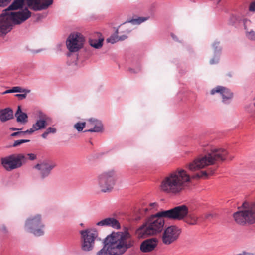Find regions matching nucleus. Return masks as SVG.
<instances>
[{
	"mask_svg": "<svg viewBox=\"0 0 255 255\" xmlns=\"http://www.w3.org/2000/svg\"><path fill=\"white\" fill-rule=\"evenodd\" d=\"M9 129L11 131H16V130H21V129H18V128H14V127H11V128H9Z\"/></svg>",
	"mask_w": 255,
	"mask_h": 255,
	"instance_id": "44",
	"label": "nucleus"
},
{
	"mask_svg": "<svg viewBox=\"0 0 255 255\" xmlns=\"http://www.w3.org/2000/svg\"><path fill=\"white\" fill-rule=\"evenodd\" d=\"M127 32L128 33L130 32V30H127Z\"/></svg>",
	"mask_w": 255,
	"mask_h": 255,
	"instance_id": "50",
	"label": "nucleus"
},
{
	"mask_svg": "<svg viewBox=\"0 0 255 255\" xmlns=\"http://www.w3.org/2000/svg\"><path fill=\"white\" fill-rule=\"evenodd\" d=\"M158 244L156 238H152L143 241L140 245V250L144 253L151 252L154 250Z\"/></svg>",
	"mask_w": 255,
	"mask_h": 255,
	"instance_id": "18",
	"label": "nucleus"
},
{
	"mask_svg": "<svg viewBox=\"0 0 255 255\" xmlns=\"http://www.w3.org/2000/svg\"><path fill=\"white\" fill-rule=\"evenodd\" d=\"M180 208H172L159 211L150 216L139 229L138 232L142 236L155 235L161 233L165 225L164 218L173 220L179 219L180 216Z\"/></svg>",
	"mask_w": 255,
	"mask_h": 255,
	"instance_id": "3",
	"label": "nucleus"
},
{
	"mask_svg": "<svg viewBox=\"0 0 255 255\" xmlns=\"http://www.w3.org/2000/svg\"><path fill=\"white\" fill-rule=\"evenodd\" d=\"M17 123L21 124H25L28 122V116L26 113L22 111L20 106H18L15 113Z\"/></svg>",
	"mask_w": 255,
	"mask_h": 255,
	"instance_id": "22",
	"label": "nucleus"
},
{
	"mask_svg": "<svg viewBox=\"0 0 255 255\" xmlns=\"http://www.w3.org/2000/svg\"><path fill=\"white\" fill-rule=\"evenodd\" d=\"M248 253L246 252H243L242 253L237 254V255H247Z\"/></svg>",
	"mask_w": 255,
	"mask_h": 255,
	"instance_id": "49",
	"label": "nucleus"
},
{
	"mask_svg": "<svg viewBox=\"0 0 255 255\" xmlns=\"http://www.w3.org/2000/svg\"><path fill=\"white\" fill-rule=\"evenodd\" d=\"M87 127L91 128L84 130V132H102L103 129V126L101 121L94 118L89 119Z\"/></svg>",
	"mask_w": 255,
	"mask_h": 255,
	"instance_id": "19",
	"label": "nucleus"
},
{
	"mask_svg": "<svg viewBox=\"0 0 255 255\" xmlns=\"http://www.w3.org/2000/svg\"><path fill=\"white\" fill-rule=\"evenodd\" d=\"M205 150L208 151L205 155L197 158L189 164L188 167L189 170L196 171L213 165L217 161H223L227 159L228 154V151L224 149L211 146L209 150L205 149Z\"/></svg>",
	"mask_w": 255,
	"mask_h": 255,
	"instance_id": "4",
	"label": "nucleus"
},
{
	"mask_svg": "<svg viewBox=\"0 0 255 255\" xmlns=\"http://www.w3.org/2000/svg\"><path fill=\"white\" fill-rule=\"evenodd\" d=\"M56 166V164L54 162L46 160L36 164L34 168L39 171L40 179L43 180L50 175L51 171Z\"/></svg>",
	"mask_w": 255,
	"mask_h": 255,
	"instance_id": "13",
	"label": "nucleus"
},
{
	"mask_svg": "<svg viewBox=\"0 0 255 255\" xmlns=\"http://www.w3.org/2000/svg\"><path fill=\"white\" fill-rule=\"evenodd\" d=\"M118 41H123L127 38V36L126 35H123L121 36H118Z\"/></svg>",
	"mask_w": 255,
	"mask_h": 255,
	"instance_id": "42",
	"label": "nucleus"
},
{
	"mask_svg": "<svg viewBox=\"0 0 255 255\" xmlns=\"http://www.w3.org/2000/svg\"><path fill=\"white\" fill-rule=\"evenodd\" d=\"M24 229L35 236L39 237L44 234L45 224L41 214H36L29 216L25 220Z\"/></svg>",
	"mask_w": 255,
	"mask_h": 255,
	"instance_id": "7",
	"label": "nucleus"
},
{
	"mask_svg": "<svg viewBox=\"0 0 255 255\" xmlns=\"http://www.w3.org/2000/svg\"><path fill=\"white\" fill-rule=\"evenodd\" d=\"M174 208H180L181 212L179 219H173V220H183L187 224L191 225H195L197 223V217L194 214H189L188 207L185 205H181L175 207Z\"/></svg>",
	"mask_w": 255,
	"mask_h": 255,
	"instance_id": "14",
	"label": "nucleus"
},
{
	"mask_svg": "<svg viewBox=\"0 0 255 255\" xmlns=\"http://www.w3.org/2000/svg\"><path fill=\"white\" fill-rule=\"evenodd\" d=\"M116 180V172L113 169L105 170L97 176V184L101 192L104 193L112 191Z\"/></svg>",
	"mask_w": 255,
	"mask_h": 255,
	"instance_id": "8",
	"label": "nucleus"
},
{
	"mask_svg": "<svg viewBox=\"0 0 255 255\" xmlns=\"http://www.w3.org/2000/svg\"><path fill=\"white\" fill-rule=\"evenodd\" d=\"M212 216H213V215H212V214H211V213H209V214H206V216H205V218H206V219H208L209 217H212Z\"/></svg>",
	"mask_w": 255,
	"mask_h": 255,
	"instance_id": "47",
	"label": "nucleus"
},
{
	"mask_svg": "<svg viewBox=\"0 0 255 255\" xmlns=\"http://www.w3.org/2000/svg\"><path fill=\"white\" fill-rule=\"evenodd\" d=\"M102 243L103 246L96 255H123L135 244L134 240L128 231L113 232Z\"/></svg>",
	"mask_w": 255,
	"mask_h": 255,
	"instance_id": "1",
	"label": "nucleus"
},
{
	"mask_svg": "<svg viewBox=\"0 0 255 255\" xmlns=\"http://www.w3.org/2000/svg\"><path fill=\"white\" fill-rule=\"evenodd\" d=\"M27 162L24 154H12L1 158V164L7 171H11L22 167Z\"/></svg>",
	"mask_w": 255,
	"mask_h": 255,
	"instance_id": "9",
	"label": "nucleus"
},
{
	"mask_svg": "<svg viewBox=\"0 0 255 255\" xmlns=\"http://www.w3.org/2000/svg\"><path fill=\"white\" fill-rule=\"evenodd\" d=\"M244 29L245 32L252 30L253 24L252 21L248 19L245 18L243 20Z\"/></svg>",
	"mask_w": 255,
	"mask_h": 255,
	"instance_id": "27",
	"label": "nucleus"
},
{
	"mask_svg": "<svg viewBox=\"0 0 255 255\" xmlns=\"http://www.w3.org/2000/svg\"><path fill=\"white\" fill-rule=\"evenodd\" d=\"M86 126L85 122H78L74 125V128L79 132L82 131L84 128Z\"/></svg>",
	"mask_w": 255,
	"mask_h": 255,
	"instance_id": "30",
	"label": "nucleus"
},
{
	"mask_svg": "<svg viewBox=\"0 0 255 255\" xmlns=\"http://www.w3.org/2000/svg\"><path fill=\"white\" fill-rule=\"evenodd\" d=\"M220 55V54H214L213 57L210 60V63L211 64H215L218 63L219 61Z\"/></svg>",
	"mask_w": 255,
	"mask_h": 255,
	"instance_id": "32",
	"label": "nucleus"
},
{
	"mask_svg": "<svg viewBox=\"0 0 255 255\" xmlns=\"http://www.w3.org/2000/svg\"><path fill=\"white\" fill-rule=\"evenodd\" d=\"M39 119L32 125L31 128L26 130V132L31 134L35 131L42 129L45 128L47 125V121L50 119L49 117L42 111L38 112Z\"/></svg>",
	"mask_w": 255,
	"mask_h": 255,
	"instance_id": "16",
	"label": "nucleus"
},
{
	"mask_svg": "<svg viewBox=\"0 0 255 255\" xmlns=\"http://www.w3.org/2000/svg\"><path fill=\"white\" fill-rule=\"evenodd\" d=\"M29 141H30V140H27V139H20V140H15L12 145V147H16V146H19L23 143H27Z\"/></svg>",
	"mask_w": 255,
	"mask_h": 255,
	"instance_id": "34",
	"label": "nucleus"
},
{
	"mask_svg": "<svg viewBox=\"0 0 255 255\" xmlns=\"http://www.w3.org/2000/svg\"><path fill=\"white\" fill-rule=\"evenodd\" d=\"M9 234V231L7 228V227L4 225L2 224L0 226V236L6 238L8 237V236Z\"/></svg>",
	"mask_w": 255,
	"mask_h": 255,
	"instance_id": "28",
	"label": "nucleus"
},
{
	"mask_svg": "<svg viewBox=\"0 0 255 255\" xmlns=\"http://www.w3.org/2000/svg\"><path fill=\"white\" fill-rule=\"evenodd\" d=\"M26 2L30 9L37 11L47 9L53 0H26Z\"/></svg>",
	"mask_w": 255,
	"mask_h": 255,
	"instance_id": "17",
	"label": "nucleus"
},
{
	"mask_svg": "<svg viewBox=\"0 0 255 255\" xmlns=\"http://www.w3.org/2000/svg\"><path fill=\"white\" fill-rule=\"evenodd\" d=\"M96 225L99 226H108L112 227L115 229H120L121 225L119 222L113 217H109L96 223Z\"/></svg>",
	"mask_w": 255,
	"mask_h": 255,
	"instance_id": "20",
	"label": "nucleus"
},
{
	"mask_svg": "<svg viewBox=\"0 0 255 255\" xmlns=\"http://www.w3.org/2000/svg\"><path fill=\"white\" fill-rule=\"evenodd\" d=\"M26 133H28V132H26V130L25 131H17V132L12 133L11 134V136H12V137L16 136H20L21 135H23L25 134Z\"/></svg>",
	"mask_w": 255,
	"mask_h": 255,
	"instance_id": "36",
	"label": "nucleus"
},
{
	"mask_svg": "<svg viewBox=\"0 0 255 255\" xmlns=\"http://www.w3.org/2000/svg\"><path fill=\"white\" fill-rule=\"evenodd\" d=\"M85 41V37L82 34L79 32L72 33L66 40L67 48L71 52H76L83 47Z\"/></svg>",
	"mask_w": 255,
	"mask_h": 255,
	"instance_id": "11",
	"label": "nucleus"
},
{
	"mask_svg": "<svg viewBox=\"0 0 255 255\" xmlns=\"http://www.w3.org/2000/svg\"><path fill=\"white\" fill-rule=\"evenodd\" d=\"M150 206H151V207H153H153H154L155 206H156L157 205V204H156V203H155V202H154V203H151L150 204Z\"/></svg>",
	"mask_w": 255,
	"mask_h": 255,
	"instance_id": "48",
	"label": "nucleus"
},
{
	"mask_svg": "<svg viewBox=\"0 0 255 255\" xmlns=\"http://www.w3.org/2000/svg\"><path fill=\"white\" fill-rule=\"evenodd\" d=\"M216 93L220 94L222 96V102L225 104L230 103L233 96V93L230 90L222 86H217L210 91L211 95H214Z\"/></svg>",
	"mask_w": 255,
	"mask_h": 255,
	"instance_id": "15",
	"label": "nucleus"
},
{
	"mask_svg": "<svg viewBox=\"0 0 255 255\" xmlns=\"http://www.w3.org/2000/svg\"><path fill=\"white\" fill-rule=\"evenodd\" d=\"M13 118V111L11 108L7 107L0 110V121L1 122H5Z\"/></svg>",
	"mask_w": 255,
	"mask_h": 255,
	"instance_id": "21",
	"label": "nucleus"
},
{
	"mask_svg": "<svg viewBox=\"0 0 255 255\" xmlns=\"http://www.w3.org/2000/svg\"><path fill=\"white\" fill-rule=\"evenodd\" d=\"M45 131L48 134L50 133L54 134L56 132L57 129L53 127H48Z\"/></svg>",
	"mask_w": 255,
	"mask_h": 255,
	"instance_id": "35",
	"label": "nucleus"
},
{
	"mask_svg": "<svg viewBox=\"0 0 255 255\" xmlns=\"http://www.w3.org/2000/svg\"><path fill=\"white\" fill-rule=\"evenodd\" d=\"M141 70L140 67H137L136 69H133V68H130L129 71L134 73H136L139 72Z\"/></svg>",
	"mask_w": 255,
	"mask_h": 255,
	"instance_id": "41",
	"label": "nucleus"
},
{
	"mask_svg": "<svg viewBox=\"0 0 255 255\" xmlns=\"http://www.w3.org/2000/svg\"><path fill=\"white\" fill-rule=\"evenodd\" d=\"M233 157H229V158H230V160H232V159H233Z\"/></svg>",
	"mask_w": 255,
	"mask_h": 255,
	"instance_id": "51",
	"label": "nucleus"
},
{
	"mask_svg": "<svg viewBox=\"0 0 255 255\" xmlns=\"http://www.w3.org/2000/svg\"><path fill=\"white\" fill-rule=\"evenodd\" d=\"M48 134L45 131L41 135V136L43 138L46 139L47 137Z\"/></svg>",
	"mask_w": 255,
	"mask_h": 255,
	"instance_id": "43",
	"label": "nucleus"
},
{
	"mask_svg": "<svg viewBox=\"0 0 255 255\" xmlns=\"http://www.w3.org/2000/svg\"><path fill=\"white\" fill-rule=\"evenodd\" d=\"M191 178L186 171L177 168L168 173L162 180L160 190L168 195L177 196L188 188Z\"/></svg>",
	"mask_w": 255,
	"mask_h": 255,
	"instance_id": "2",
	"label": "nucleus"
},
{
	"mask_svg": "<svg viewBox=\"0 0 255 255\" xmlns=\"http://www.w3.org/2000/svg\"><path fill=\"white\" fill-rule=\"evenodd\" d=\"M171 37H172V38L175 40V41H177V38L176 37V36L175 35H174V34L173 33H171Z\"/></svg>",
	"mask_w": 255,
	"mask_h": 255,
	"instance_id": "46",
	"label": "nucleus"
},
{
	"mask_svg": "<svg viewBox=\"0 0 255 255\" xmlns=\"http://www.w3.org/2000/svg\"><path fill=\"white\" fill-rule=\"evenodd\" d=\"M212 47L214 49V54H221L222 48L220 46V42L219 41H215L212 44Z\"/></svg>",
	"mask_w": 255,
	"mask_h": 255,
	"instance_id": "29",
	"label": "nucleus"
},
{
	"mask_svg": "<svg viewBox=\"0 0 255 255\" xmlns=\"http://www.w3.org/2000/svg\"><path fill=\"white\" fill-rule=\"evenodd\" d=\"M245 35L248 39L251 40L255 41V31L253 30L246 32Z\"/></svg>",
	"mask_w": 255,
	"mask_h": 255,
	"instance_id": "31",
	"label": "nucleus"
},
{
	"mask_svg": "<svg viewBox=\"0 0 255 255\" xmlns=\"http://www.w3.org/2000/svg\"><path fill=\"white\" fill-rule=\"evenodd\" d=\"M253 105H254V106L255 107V102L254 103Z\"/></svg>",
	"mask_w": 255,
	"mask_h": 255,
	"instance_id": "52",
	"label": "nucleus"
},
{
	"mask_svg": "<svg viewBox=\"0 0 255 255\" xmlns=\"http://www.w3.org/2000/svg\"><path fill=\"white\" fill-rule=\"evenodd\" d=\"M31 15V12L27 8L18 12L3 11L0 14V36L5 35L12 29L14 25L23 22Z\"/></svg>",
	"mask_w": 255,
	"mask_h": 255,
	"instance_id": "5",
	"label": "nucleus"
},
{
	"mask_svg": "<svg viewBox=\"0 0 255 255\" xmlns=\"http://www.w3.org/2000/svg\"><path fill=\"white\" fill-rule=\"evenodd\" d=\"M249 11L252 12H255V0L250 4Z\"/></svg>",
	"mask_w": 255,
	"mask_h": 255,
	"instance_id": "38",
	"label": "nucleus"
},
{
	"mask_svg": "<svg viewBox=\"0 0 255 255\" xmlns=\"http://www.w3.org/2000/svg\"><path fill=\"white\" fill-rule=\"evenodd\" d=\"M11 0H0V7H5L7 6Z\"/></svg>",
	"mask_w": 255,
	"mask_h": 255,
	"instance_id": "37",
	"label": "nucleus"
},
{
	"mask_svg": "<svg viewBox=\"0 0 255 255\" xmlns=\"http://www.w3.org/2000/svg\"><path fill=\"white\" fill-rule=\"evenodd\" d=\"M171 37H172V38L175 40V41H177V38L176 37V36L175 35H174V34L173 33H171Z\"/></svg>",
	"mask_w": 255,
	"mask_h": 255,
	"instance_id": "45",
	"label": "nucleus"
},
{
	"mask_svg": "<svg viewBox=\"0 0 255 255\" xmlns=\"http://www.w3.org/2000/svg\"><path fill=\"white\" fill-rule=\"evenodd\" d=\"M25 156H26L27 159H28V158L30 160H34L36 158V156L34 153H28L26 154H24Z\"/></svg>",
	"mask_w": 255,
	"mask_h": 255,
	"instance_id": "39",
	"label": "nucleus"
},
{
	"mask_svg": "<svg viewBox=\"0 0 255 255\" xmlns=\"http://www.w3.org/2000/svg\"><path fill=\"white\" fill-rule=\"evenodd\" d=\"M81 235V248L83 251H92L95 246V241L98 237L97 231L92 228L80 231Z\"/></svg>",
	"mask_w": 255,
	"mask_h": 255,
	"instance_id": "10",
	"label": "nucleus"
},
{
	"mask_svg": "<svg viewBox=\"0 0 255 255\" xmlns=\"http://www.w3.org/2000/svg\"><path fill=\"white\" fill-rule=\"evenodd\" d=\"M235 222L240 225L255 223V203L244 202L238 211L233 214Z\"/></svg>",
	"mask_w": 255,
	"mask_h": 255,
	"instance_id": "6",
	"label": "nucleus"
},
{
	"mask_svg": "<svg viewBox=\"0 0 255 255\" xmlns=\"http://www.w3.org/2000/svg\"><path fill=\"white\" fill-rule=\"evenodd\" d=\"M103 39H99L98 40L90 39L89 40V44L96 49H99L103 45Z\"/></svg>",
	"mask_w": 255,
	"mask_h": 255,
	"instance_id": "25",
	"label": "nucleus"
},
{
	"mask_svg": "<svg viewBox=\"0 0 255 255\" xmlns=\"http://www.w3.org/2000/svg\"><path fill=\"white\" fill-rule=\"evenodd\" d=\"M148 19V17H138L137 18L132 19L129 21H126L124 23V24H126L128 23H130L133 25H138V24H140L141 23L146 21Z\"/></svg>",
	"mask_w": 255,
	"mask_h": 255,
	"instance_id": "26",
	"label": "nucleus"
},
{
	"mask_svg": "<svg viewBox=\"0 0 255 255\" xmlns=\"http://www.w3.org/2000/svg\"><path fill=\"white\" fill-rule=\"evenodd\" d=\"M25 93L24 94H17L15 95V96L19 98L20 99H25L27 96V93L25 92H24Z\"/></svg>",
	"mask_w": 255,
	"mask_h": 255,
	"instance_id": "40",
	"label": "nucleus"
},
{
	"mask_svg": "<svg viewBox=\"0 0 255 255\" xmlns=\"http://www.w3.org/2000/svg\"><path fill=\"white\" fill-rule=\"evenodd\" d=\"M214 170L209 169L208 171H202L199 173H197L193 176V178H207L208 175H212L214 173Z\"/></svg>",
	"mask_w": 255,
	"mask_h": 255,
	"instance_id": "23",
	"label": "nucleus"
},
{
	"mask_svg": "<svg viewBox=\"0 0 255 255\" xmlns=\"http://www.w3.org/2000/svg\"><path fill=\"white\" fill-rule=\"evenodd\" d=\"M181 230L176 225H171L166 228L162 235V243L165 245H171L176 242L179 238Z\"/></svg>",
	"mask_w": 255,
	"mask_h": 255,
	"instance_id": "12",
	"label": "nucleus"
},
{
	"mask_svg": "<svg viewBox=\"0 0 255 255\" xmlns=\"http://www.w3.org/2000/svg\"><path fill=\"white\" fill-rule=\"evenodd\" d=\"M23 92H25L26 93H29L30 92V90L23 89L20 87L19 86H16L13 87L11 89L7 90L3 92L2 93V94H5L8 93H16V92H19V93H22Z\"/></svg>",
	"mask_w": 255,
	"mask_h": 255,
	"instance_id": "24",
	"label": "nucleus"
},
{
	"mask_svg": "<svg viewBox=\"0 0 255 255\" xmlns=\"http://www.w3.org/2000/svg\"><path fill=\"white\" fill-rule=\"evenodd\" d=\"M107 41L108 43H110L111 44H114L118 41V36L117 35H112L110 37L107 39Z\"/></svg>",
	"mask_w": 255,
	"mask_h": 255,
	"instance_id": "33",
	"label": "nucleus"
}]
</instances>
